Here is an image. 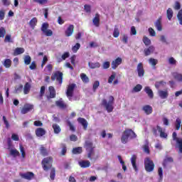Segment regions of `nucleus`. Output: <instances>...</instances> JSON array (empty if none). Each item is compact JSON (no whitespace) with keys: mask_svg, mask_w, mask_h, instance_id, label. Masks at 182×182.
I'll return each instance as SVG.
<instances>
[{"mask_svg":"<svg viewBox=\"0 0 182 182\" xmlns=\"http://www.w3.org/2000/svg\"><path fill=\"white\" fill-rule=\"evenodd\" d=\"M53 163V158L52 156H48L42 160L41 165L44 171H49V170H50V178L51 180H55V176H56V169L55 168H52Z\"/></svg>","mask_w":182,"mask_h":182,"instance_id":"nucleus-1","label":"nucleus"},{"mask_svg":"<svg viewBox=\"0 0 182 182\" xmlns=\"http://www.w3.org/2000/svg\"><path fill=\"white\" fill-rule=\"evenodd\" d=\"M84 147L85 148L86 151H87V159L94 160V161H96V159H99V156L96 155V153L95 152V146H93V142L92 141H85Z\"/></svg>","mask_w":182,"mask_h":182,"instance_id":"nucleus-2","label":"nucleus"},{"mask_svg":"<svg viewBox=\"0 0 182 182\" xmlns=\"http://www.w3.org/2000/svg\"><path fill=\"white\" fill-rule=\"evenodd\" d=\"M136 137H137V135L136 134V133L133 132L132 129H127L122 133V135L121 137V141L122 144H126V143L129 141V139H136Z\"/></svg>","mask_w":182,"mask_h":182,"instance_id":"nucleus-3","label":"nucleus"},{"mask_svg":"<svg viewBox=\"0 0 182 182\" xmlns=\"http://www.w3.org/2000/svg\"><path fill=\"white\" fill-rule=\"evenodd\" d=\"M101 105L108 113H112L113 109H114V107H113L114 105V97L113 96H109L108 101L106 99H103Z\"/></svg>","mask_w":182,"mask_h":182,"instance_id":"nucleus-4","label":"nucleus"},{"mask_svg":"<svg viewBox=\"0 0 182 182\" xmlns=\"http://www.w3.org/2000/svg\"><path fill=\"white\" fill-rule=\"evenodd\" d=\"M144 167L146 171L151 173L154 170V162L150 158H146L144 160Z\"/></svg>","mask_w":182,"mask_h":182,"instance_id":"nucleus-5","label":"nucleus"},{"mask_svg":"<svg viewBox=\"0 0 182 182\" xmlns=\"http://www.w3.org/2000/svg\"><path fill=\"white\" fill-rule=\"evenodd\" d=\"M51 80H56L58 84L63 83V73L60 71H55L51 76Z\"/></svg>","mask_w":182,"mask_h":182,"instance_id":"nucleus-6","label":"nucleus"},{"mask_svg":"<svg viewBox=\"0 0 182 182\" xmlns=\"http://www.w3.org/2000/svg\"><path fill=\"white\" fill-rule=\"evenodd\" d=\"M49 28V23H43L41 26V31L43 33L46 35V36H52L53 35V31L50 29H48Z\"/></svg>","mask_w":182,"mask_h":182,"instance_id":"nucleus-7","label":"nucleus"},{"mask_svg":"<svg viewBox=\"0 0 182 182\" xmlns=\"http://www.w3.org/2000/svg\"><path fill=\"white\" fill-rule=\"evenodd\" d=\"M173 140L176 142L179 153L182 154V138L177 137V133L173 132L172 134Z\"/></svg>","mask_w":182,"mask_h":182,"instance_id":"nucleus-8","label":"nucleus"},{"mask_svg":"<svg viewBox=\"0 0 182 182\" xmlns=\"http://www.w3.org/2000/svg\"><path fill=\"white\" fill-rule=\"evenodd\" d=\"M33 109V105L31 104H25L22 109H21V114H26V113H29L31 110Z\"/></svg>","mask_w":182,"mask_h":182,"instance_id":"nucleus-9","label":"nucleus"},{"mask_svg":"<svg viewBox=\"0 0 182 182\" xmlns=\"http://www.w3.org/2000/svg\"><path fill=\"white\" fill-rule=\"evenodd\" d=\"M136 71H137L139 77H143V76H144V66L143 65V63H139L137 65Z\"/></svg>","mask_w":182,"mask_h":182,"instance_id":"nucleus-10","label":"nucleus"},{"mask_svg":"<svg viewBox=\"0 0 182 182\" xmlns=\"http://www.w3.org/2000/svg\"><path fill=\"white\" fill-rule=\"evenodd\" d=\"M73 32H75V26L73 24H70L65 31V35L67 38L69 36H72L73 35Z\"/></svg>","mask_w":182,"mask_h":182,"instance_id":"nucleus-11","label":"nucleus"},{"mask_svg":"<svg viewBox=\"0 0 182 182\" xmlns=\"http://www.w3.org/2000/svg\"><path fill=\"white\" fill-rule=\"evenodd\" d=\"M55 105L57 106V107H59V109H66V107H68V105L65 103L62 98H60L59 100L55 101Z\"/></svg>","mask_w":182,"mask_h":182,"instance_id":"nucleus-12","label":"nucleus"},{"mask_svg":"<svg viewBox=\"0 0 182 182\" xmlns=\"http://www.w3.org/2000/svg\"><path fill=\"white\" fill-rule=\"evenodd\" d=\"M142 110L144 112L145 114H151V113H153V107L146 105L143 106Z\"/></svg>","mask_w":182,"mask_h":182,"instance_id":"nucleus-13","label":"nucleus"},{"mask_svg":"<svg viewBox=\"0 0 182 182\" xmlns=\"http://www.w3.org/2000/svg\"><path fill=\"white\" fill-rule=\"evenodd\" d=\"M21 176L23 178H25V180L29 181L32 180L35 177L33 172H26L25 173H22Z\"/></svg>","mask_w":182,"mask_h":182,"instance_id":"nucleus-14","label":"nucleus"},{"mask_svg":"<svg viewBox=\"0 0 182 182\" xmlns=\"http://www.w3.org/2000/svg\"><path fill=\"white\" fill-rule=\"evenodd\" d=\"M122 62H123V60H122V58H117L114 60L112 61V68L113 69H117V68L119 65H122Z\"/></svg>","mask_w":182,"mask_h":182,"instance_id":"nucleus-15","label":"nucleus"},{"mask_svg":"<svg viewBox=\"0 0 182 182\" xmlns=\"http://www.w3.org/2000/svg\"><path fill=\"white\" fill-rule=\"evenodd\" d=\"M92 23L97 28H99V26H100V15H99V14H95V16L92 20Z\"/></svg>","mask_w":182,"mask_h":182,"instance_id":"nucleus-16","label":"nucleus"},{"mask_svg":"<svg viewBox=\"0 0 182 182\" xmlns=\"http://www.w3.org/2000/svg\"><path fill=\"white\" fill-rule=\"evenodd\" d=\"M155 50L154 46H150L148 48H145L144 50V53L145 56H149L151 55V53H154Z\"/></svg>","mask_w":182,"mask_h":182,"instance_id":"nucleus-17","label":"nucleus"},{"mask_svg":"<svg viewBox=\"0 0 182 182\" xmlns=\"http://www.w3.org/2000/svg\"><path fill=\"white\" fill-rule=\"evenodd\" d=\"M154 26L159 32H161V31H163V26H161V17H159L156 20V21L154 23Z\"/></svg>","mask_w":182,"mask_h":182,"instance_id":"nucleus-18","label":"nucleus"},{"mask_svg":"<svg viewBox=\"0 0 182 182\" xmlns=\"http://www.w3.org/2000/svg\"><path fill=\"white\" fill-rule=\"evenodd\" d=\"M77 122L82 124L84 130H87V121L85 118L79 117Z\"/></svg>","mask_w":182,"mask_h":182,"instance_id":"nucleus-19","label":"nucleus"},{"mask_svg":"<svg viewBox=\"0 0 182 182\" xmlns=\"http://www.w3.org/2000/svg\"><path fill=\"white\" fill-rule=\"evenodd\" d=\"M36 134L37 137H42V136L46 134V131L43 128H37L36 129Z\"/></svg>","mask_w":182,"mask_h":182,"instance_id":"nucleus-20","label":"nucleus"},{"mask_svg":"<svg viewBox=\"0 0 182 182\" xmlns=\"http://www.w3.org/2000/svg\"><path fill=\"white\" fill-rule=\"evenodd\" d=\"M137 160V156L136 155H132L131 158V163L132 164V167L135 171H138L139 169L137 168V165L136 164V161Z\"/></svg>","mask_w":182,"mask_h":182,"instance_id":"nucleus-21","label":"nucleus"},{"mask_svg":"<svg viewBox=\"0 0 182 182\" xmlns=\"http://www.w3.org/2000/svg\"><path fill=\"white\" fill-rule=\"evenodd\" d=\"M156 129L159 133H160V137H161V139H167V133L163 131V128H161V127L157 125Z\"/></svg>","mask_w":182,"mask_h":182,"instance_id":"nucleus-22","label":"nucleus"},{"mask_svg":"<svg viewBox=\"0 0 182 182\" xmlns=\"http://www.w3.org/2000/svg\"><path fill=\"white\" fill-rule=\"evenodd\" d=\"M79 166L82 168H87V167H90V161H81L79 162Z\"/></svg>","mask_w":182,"mask_h":182,"instance_id":"nucleus-23","label":"nucleus"},{"mask_svg":"<svg viewBox=\"0 0 182 182\" xmlns=\"http://www.w3.org/2000/svg\"><path fill=\"white\" fill-rule=\"evenodd\" d=\"M38 24V18L33 17L28 23L32 29H35V26Z\"/></svg>","mask_w":182,"mask_h":182,"instance_id":"nucleus-24","label":"nucleus"},{"mask_svg":"<svg viewBox=\"0 0 182 182\" xmlns=\"http://www.w3.org/2000/svg\"><path fill=\"white\" fill-rule=\"evenodd\" d=\"M52 127L54 130L55 134H59V133L62 132V129H60V126H59L58 124H53L52 125Z\"/></svg>","mask_w":182,"mask_h":182,"instance_id":"nucleus-25","label":"nucleus"},{"mask_svg":"<svg viewBox=\"0 0 182 182\" xmlns=\"http://www.w3.org/2000/svg\"><path fill=\"white\" fill-rule=\"evenodd\" d=\"M40 153L41 155H43V157H46V156H48L49 152L48 151V149L45 148L43 145L40 147Z\"/></svg>","mask_w":182,"mask_h":182,"instance_id":"nucleus-26","label":"nucleus"},{"mask_svg":"<svg viewBox=\"0 0 182 182\" xmlns=\"http://www.w3.org/2000/svg\"><path fill=\"white\" fill-rule=\"evenodd\" d=\"M83 149L81 146L73 148L72 150L73 154H82Z\"/></svg>","mask_w":182,"mask_h":182,"instance_id":"nucleus-27","label":"nucleus"},{"mask_svg":"<svg viewBox=\"0 0 182 182\" xmlns=\"http://www.w3.org/2000/svg\"><path fill=\"white\" fill-rule=\"evenodd\" d=\"M25 52V49L23 48H16L14 50V56H18V55H22Z\"/></svg>","mask_w":182,"mask_h":182,"instance_id":"nucleus-28","label":"nucleus"},{"mask_svg":"<svg viewBox=\"0 0 182 182\" xmlns=\"http://www.w3.org/2000/svg\"><path fill=\"white\" fill-rule=\"evenodd\" d=\"M3 65H4V68H6V69H9V68H11V66H12V60H11V59H9V58H7V59L4 60Z\"/></svg>","mask_w":182,"mask_h":182,"instance_id":"nucleus-29","label":"nucleus"},{"mask_svg":"<svg viewBox=\"0 0 182 182\" xmlns=\"http://www.w3.org/2000/svg\"><path fill=\"white\" fill-rule=\"evenodd\" d=\"M173 79L178 82H182V75L178 73H173Z\"/></svg>","mask_w":182,"mask_h":182,"instance_id":"nucleus-30","label":"nucleus"},{"mask_svg":"<svg viewBox=\"0 0 182 182\" xmlns=\"http://www.w3.org/2000/svg\"><path fill=\"white\" fill-rule=\"evenodd\" d=\"M10 155L13 157H18L21 156V154L19 153V151H18L16 149H14L10 150Z\"/></svg>","mask_w":182,"mask_h":182,"instance_id":"nucleus-31","label":"nucleus"},{"mask_svg":"<svg viewBox=\"0 0 182 182\" xmlns=\"http://www.w3.org/2000/svg\"><path fill=\"white\" fill-rule=\"evenodd\" d=\"M88 66H89V68H90V69H97L98 68H100V63H89Z\"/></svg>","mask_w":182,"mask_h":182,"instance_id":"nucleus-32","label":"nucleus"},{"mask_svg":"<svg viewBox=\"0 0 182 182\" xmlns=\"http://www.w3.org/2000/svg\"><path fill=\"white\" fill-rule=\"evenodd\" d=\"M60 147L62 148L61 156H65L66 153H68V147L66 146V144H61Z\"/></svg>","mask_w":182,"mask_h":182,"instance_id":"nucleus-33","label":"nucleus"},{"mask_svg":"<svg viewBox=\"0 0 182 182\" xmlns=\"http://www.w3.org/2000/svg\"><path fill=\"white\" fill-rule=\"evenodd\" d=\"M173 9H171V8H168L166 11V16L168 21H171V18H173Z\"/></svg>","mask_w":182,"mask_h":182,"instance_id":"nucleus-34","label":"nucleus"},{"mask_svg":"<svg viewBox=\"0 0 182 182\" xmlns=\"http://www.w3.org/2000/svg\"><path fill=\"white\" fill-rule=\"evenodd\" d=\"M80 77L83 83H89V77L86 75L85 73H81L80 74Z\"/></svg>","mask_w":182,"mask_h":182,"instance_id":"nucleus-35","label":"nucleus"},{"mask_svg":"<svg viewBox=\"0 0 182 182\" xmlns=\"http://www.w3.org/2000/svg\"><path fill=\"white\" fill-rule=\"evenodd\" d=\"M174 160L173 159V157H167L164 160L163 166L164 167H166L167 166V163H173Z\"/></svg>","mask_w":182,"mask_h":182,"instance_id":"nucleus-36","label":"nucleus"},{"mask_svg":"<svg viewBox=\"0 0 182 182\" xmlns=\"http://www.w3.org/2000/svg\"><path fill=\"white\" fill-rule=\"evenodd\" d=\"M142 41L146 46L151 45V41L146 36H144Z\"/></svg>","mask_w":182,"mask_h":182,"instance_id":"nucleus-37","label":"nucleus"},{"mask_svg":"<svg viewBox=\"0 0 182 182\" xmlns=\"http://www.w3.org/2000/svg\"><path fill=\"white\" fill-rule=\"evenodd\" d=\"M176 130H180V127H181V119L180 118H177L175 123Z\"/></svg>","mask_w":182,"mask_h":182,"instance_id":"nucleus-38","label":"nucleus"},{"mask_svg":"<svg viewBox=\"0 0 182 182\" xmlns=\"http://www.w3.org/2000/svg\"><path fill=\"white\" fill-rule=\"evenodd\" d=\"M149 62L151 66L155 67L157 63H159V60L157 59H154L153 58H151L149 59Z\"/></svg>","mask_w":182,"mask_h":182,"instance_id":"nucleus-39","label":"nucleus"},{"mask_svg":"<svg viewBox=\"0 0 182 182\" xmlns=\"http://www.w3.org/2000/svg\"><path fill=\"white\" fill-rule=\"evenodd\" d=\"M113 36L114 38H119V36H120V31H119V28L117 27V26H115L114 29Z\"/></svg>","mask_w":182,"mask_h":182,"instance_id":"nucleus-40","label":"nucleus"},{"mask_svg":"<svg viewBox=\"0 0 182 182\" xmlns=\"http://www.w3.org/2000/svg\"><path fill=\"white\" fill-rule=\"evenodd\" d=\"M75 87H76V84L75 83L70 84L67 88V92H73Z\"/></svg>","mask_w":182,"mask_h":182,"instance_id":"nucleus-41","label":"nucleus"},{"mask_svg":"<svg viewBox=\"0 0 182 182\" xmlns=\"http://www.w3.org/2000/svg\"><path fill=\"white\" fill-rule=\"evenodd\" d=\"M78 49H80V43H77L74 46H73L72 51L73 53H76Z\"/></svg>","mask_w":182,"mask_h":182,"instance_id":"nucleus-42","label":"nucleus"},{"mask_svg":"<svg viewBox=\"0 0 182 182\" xmlns=\"http://www.w3.org/2000/svg\"><path fill=\"white\" fill-rule=\"evenodd\" d=\"M67 125L70 127L71 132H75L76 129L75 128V125H73L70 120H67Z\"/></svg>","mask_w":182,"mask_h":182,"instance_id":"nucleus-43","label":"nucleus"},{"mask_svg":"<svg viewBox=\"0 0 182 182\" xmlns=\"http://www.w3.org/2000/svg\"><path fill=\"white\" fill-rule=\"evenodd\" d=\"M32 60V58L29 55H26L24 57V63L25 65H31V62Z\"/></svg>","mask_w":182,"mask_h":182,"instance_id":"nucleus-44","label":"nucleus"},{"mask_svg":"<svg viewBox=\"0 0 182 182\" xmlns=\"http://www.w3.org/2000/svg\"><path fill=\"white\" fill-rule=\"evenodd\" d=\"M6 35V30L4 27L0 28V38H5Z\"/></svg>","mask_w":182,"mask_h":182,"instance_id":"nucleus-45","label":"nucleus"},{"mask_svg":"<svg viewBox=\"0 0 182 182\" xmlns=\"http://www.w3.org/2000/svg\"><path fill=\"white\" fill-rule=\"evenodd\" d=\"M168 63H169V65H172L173 66H176V65H177V60H176V59H174V58L171 57L168 59Z\"/></svg>","mask_w":182,"mask_h":182,"instance_id":"nucleus-46","label":"nucleus"},{"mask_svg":"<svg viewBox=\"0 0 182 182\" xmlns=\"http://www.w3.org/2000/svg\"><path fill=\"white\" fill-rule=\"evenodd\" d=\"M33 2L39 4V5H46L48 4V0H33Z\"/></svg>","mask_w":182,"mask_h":182,"instance_id":"nucleus-47","label":"nucleus"},{"mask_svg":"<svg viewBox=\"0 0 182 182\" xmlns=\"http://www.w3.org/2000/svg\"><path fill=\"white\" fill-rule=\"evenodd\" d=\"M116 79V73H112L108 79V83H113V80Z\"/></svg>","mask_w":182,"mask_h":182,"instance_id":"nucleus-48","label":"nucleus"},{"mask_svg":"<svg viewBox=\"0 0 182 182\" xmlns=\"http://www.w3.org/2000/svg\"><path fill=\"white\" fill-rule=\"evenodd\" d=\"M100 85V82L99 81H95L92 85V90L95 92L97 90V87Z\"/></svg>","mask_w":182,"mask_h":182,"instance_id":"nucleus-49","label":"nucleus"},{"mask_svg":"<svg viewBox=\"0 0 182 182\" xmlns=\"http://www.w3.org/2000/svg\"><path fill=\"white\" fill-rule=\"evenodd\" d=\"M4 42H5V43L13 42L11 35H9V34L6 35L5 38H4Z\"/></svg>","mask_w":182,"mask_h":182,"instance_id":"nucleus-50","label":"nucleus"},{"mask_svg":"<svg viewBox=\"0 0 182 182\" xmlns=\"http://www.w3.org/2000/svg\"><path fill=\"white\" fill-rule=\"evenodd\" d=\"M121 41L123 42V43L127 44L129 42V36H127V34H124Z\"/></svg>","mask_w":182,"mask_h":182,"instance_id":"nucleus-51","label":"nucleus"},{"mask_svg":"<svg viewBox=\"0 0 182 182\" xmlns=\"http://www.w3.org/2000/svg\"><path fill=\"white\" fill-rule=\"evenodd\" d=\"M177 18H178V21H179L180 25H182V9H181V10L178 11V14H177Z\"/></svg>","mask_w":182,"mask_h":182,"instance_id":"nucleus-52","label":"nucleus"},{"mask_svg":"<svg viewBox=\"0 0 182 182\" xmlns=\"http://www.w3.org/2000/svg\"><path fill=\"white\" fill-rule=\"evenodd\" d=\"M159 96L161 99H166L167 98V96H168V92H160Z\"/></svg>","mask_w":182,"mask_h":182,"instance_id":"nucleus-53","label":"nucleus"},{"mask_svg":"<svg viewBox=\"0 0 182 182\" xmlns=\"http://www.w3.org/2000/svg\"><path fill=\"white\" fill-rule=\"evenodd\" d=\"M141 89H143V86H141V85H140V84H138L134 87L133 91L134 92H140V90H141Z\"/></svg>","mask_w":182,"mask_h":182,"instance_id":"nucleus-54","label":"nucleus"},{"mask_svg":"<svg viewBox=\"0 0 182 182\" xmlns=\"http://www.w3.org/2000/svg\"><path fill=\"white\" fill-rule=\"evenodd\" d=\"M143 149L144 153H146V154H150V148H149V144H146L144 145Z\"/></svg>","mask_w":182,"mask_h":182,"instance_id":"nucleus-55","label":"nucleus"},{"mask_svg":"<svg viewBox=\"0 0 182 182\" xmlns=\"http://www.w3.org/2000/svg\"><path fill=\"white\" fill-rule=\"evenodd\" d=\"M84 9L87 14H90V12H92V7H90V5L85 4L84 6Z\"/></svg>","mask_w":182,"mask_h":182,"instance_id":"nucleus-56","label":"nucleus"},{"mask_svg":"<svg viewBox=\"0 0 182 182\" xmlns=\"http://www.w3.org/2000/svg\"><path fill=\"white\" fill-rule=\"evenodd\" d=\"M69 56H70V54L69 53V52H65L62 55L61 59L62 60H66V59H68Z\"/></svg>","mask_w":182,"mask_h":182,"instance_id":"nucleus-57","label":"nucleus"},{"mask_svg":"<svg viewBox=\"0 0 182 182\" xmlns=\"http://www.w3.org/2000/svg\"><path fill=\"white\" fill-rule=\"evenodd\" d=\"M158 174L159 176L160 180H163V168L162 167H159L158 168Z\"/></svg>","mask_w":182,"mask_h":182,"instance_id":"nucleus-58","label":"nucleus"},{"mask_svg":"<svg viewBox=\"0 0 182 182\" xmlns=\"http://www.w3.org/2000/svg\"><path fill=\"white\" fill-rule=\"evenodd\" d=\"M181 8V4H180V2L176 1V2H175V5H174V6H173V9H174L176 11H178Z\"/></svg>","mask_w":182,"mask_h":182,"instance_id":"nucleus-59","label":"nucleus"},{"mask_svg":"<svg viewBox=\"0 0 182 182\" xmlns=\"http://www.w3.org/2000/svg\"><path fill=\"white\" fill-rule=\"evenodd\" d=\"M33 124L36 126V127H42V126H43V123H42L41 121H35Z\"/></svg>","mask_w":182,"mask_h":182,"instance_id":"nucleus-60","label":"nucleus"},{"mask_svg":"<svg viewBox=\"0 0 182 182\" xmlns=\"http://www.w3.org/2000/svg\"><path fill=\"white\" fill-rule=\"evenodd\" d=\"M31 90V84L26 82L24 85V92H29Z\"/></svg>","mask_w":182,"mask_h":182,"instance_id":"nucleus-61","label":"nucleus"},{"mask_svg":"<svg viewBox=\"0 0 182 182\" xmlns=\"http://www.w3.org/2000/svg\"><path fill=\"white\" fill-rule=\"evenodd\" d=\"M103 69H109L110 68V62L106 61L102 64Z\"/></svg>","mask_w":182,"mask_h":182,"instance_id":"nucleus-62","label":"nucleus"},{"mask_svg":"<svg viewBox=\"0 0 182 182\" xmlns=\"http://www.w3.org/2000/svg\"><path fill=\"white\" fill-rule=\"evenodd\" d=\"M3 121H4V123L5 126H6V129H9V122L6 119V117L3 116Z\"/></svg>","mask_w":182,"mask_h":182,"instance_id":"nucleus-63","label":"nucleus"},{"mask_svg":"<svg viewBox=\"0 0 182 182\" xmlns=\"http://www.w3.org/2000/svg\"><path fill=\"white\" fill-rule=\"evenodd\" d=\"M149 33L150 36H156V31H154V29H153V28H149Z\"/></svg>","mask_w":182,"mask_h":182,"instance_id":"nucleus-64","label":"nucleus"}]
</instances>
